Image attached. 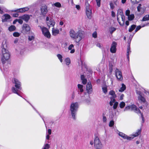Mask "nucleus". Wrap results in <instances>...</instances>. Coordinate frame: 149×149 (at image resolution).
<instances>
[{
    "label": "nucleus",
    "mask_w": 149,
    "mask_h": 149,
    "mask_svg": "<svg viewBox=\"0 0 149 149\" xmlns=\"http://www.w3.org/2000/svg\"><path fill=\"white\" fill-rule=\"evenodd\" d=\"M6 41H3L2 44V48L1 54V60L3 64H4L6 61L9 58L10 56L9 51L4 48V45L6 46Z\"/></svg>",
    "instance_id": "1"
},
{
    "label": "nucleus",
    "mask_w": 149,
    "mask_h": 149,
    "mask_svg": "<svg viewBox=\"0 0 149 149\" xmlns=\"http://www.w3.org/2000/svg\"><path fill=\"white\" fill-rule=\"evenodd\" d=\"M70 37L75 40L77 42H79L82 38L83 33L82 31H79L77 33L72 29H71L69 31Z\"/></svg>",
    "instance_id": "2"
},
{
    "label": "nucleus",
    "mask_w": 149,
    "mask_h": 149,
    "mask_svg": "<svg viewBox=\"0 0 149 149\" xmlns=\"http://www.w3.org/2000/svg\"><path fill=\"white\" fill-rule=\"evenodd\" d=\"M79 108V104L77 102H72L70 106L69 113L74 120L76 119L77 112Z\"/></svg>",
    "instance_id": "3"
},
{
    "label": "nucleus",
    "mask_w": 149,
    "mask_h": 149,
    "mask_svg": "<svg viewBox=\"0 0 149 149\" xmlns=\"http://www.w3.org/2000/svg\"><path fill=\"white\" fill-rule=\"evenodd\" d=\"M13 82L15 84V86L16 88L13 87L12 88V91L13 93L17 94L20 96L18 93V91L19 90H21L22 89L21 83L17 79L15 78L13 79Z\"/></svg>",
    "instance_id": "4"
},
{
    "label": "nucleus",
    "mask_w": 149,
    "mask_h": 149,
    "mask_svg": "<svg viewBox=\"0 0 149 149\" xmlns=\"http://www.w3.org/2000/svg\"><path fill=\"white\" fill-rule=\"evenodd\" d=\"M129 110L133 111L134 112L137 113H140L142 120V123L144 122V118L143 114L141 113L139 109L136 107L135 105L132 104L126 107L124 109V111H126Z\"/></svg>",
    "instance_id": "5"
},
{
    "label": "nucleus",
    "mask_w": 149,
    "mask_h": 149,
    "mask_svg": "<svg viewBox=\"0 0 149 149\" xmlns=\"http://www.w3.org/2000/svg\"><path fill=\"white\" fill-rule=\"evenodd\" d=\"M141 132V129H138L137 130V131L134 134H133L132 135V136H133V137H132V136H128L126 135L121 132H119L118 135L120 136H121L124 139H127L128 140H131L133 139L134 137L138 136V135H139L140 134Z\"/></svg>",
    "instance_id": "6"
},
{
    "label": "nucleus",
    "mask_w": 149,
    "mask_h": 149,
    "mask_svg": "<svg viewBox=\"0 0 149 149\" xmlns=\"http://www.w3.org/2000/svg\"><path fill=\"white\" fill-rule=\"evenodd\" d=\"M86 8V13L87 17L89 19H91L92 18V7L90 6L88 3L86 2L85 4Z\"/></svg>",
    "instance_id": "7"
},
{
    "label": "nucleus",
    "mask_w": 149,
    "mask_h": 149,
    "mask_svg": "<svg viewBox=\"0 0 149 149\" xmlns=\"http://www.w3.org/2000/svg\"><path fill=\"white\" fill-rule=\"evenodd\" d=\"M120 17L121 18L122 21H123V24L125 20V16L123 15L122 10L121 9H118L117 10V19L119 24L122 26L123 24H121L120 20L119 19Z\"/></svg>",
    "instance_id": "8"
},
{
    "label": "nucleus",
    "mask_w": 149,
    "mask_h": 149,
    "mask_svg": "<svg viewBox=\"0 0 149 149\" xmlns=\"http://www.w3.org/2000/svg\"><path fill=\"white\" fill-rule=\"evenodd\" d=\"M94 146L96 149H102L103 145L98 137L96 136L94 140Z\"/></svg>",
    "instance_id": "9"
},
{
    "label": "nucleus",
    "mask_w": 149,
    "mask_h": 149,
    "mask_svg": "<svg viewBox=\"0 0 149 149\" xmlns=\"http://www.w3.org/2000/svg\"><path fill=\"white\" fill-rule=\"evenodd\" d=\"M41 29L43 34L48 38H50L51 36L50 34L47 29L44 26H39Z\"/></svg>",
    "instance_id": "10"
},
{
    "label": "nucleus",
    "mask_w": 149,
    "mask_h": 149,
    "mask_svg": "<svg viewBox=\"0 0 149 149\" xmlns=\"http://www.w3.org/2000/svg\"><path fill=\"white\" fill-rule=\"evenodd\" d=\"M40 15L45 17L48 12L47 7L45 5L42 6L40 8Z\"/></svg>",
    "instance_id": "11"
},
{
    "label": "nucleus",
    "mask_w": 149,
    "mask_h": 149,
    "mask_svg": "<svg viewBox=\"0 0 149 149\" xmlns=\"http://www.w3.org/2000/svg\"><path fill=\"white\" fill-rule=\"evenodd\" d=\"M116 76L117 79L119 81H121L123 79L121 72L118 69L115 70Z\"/></svg>",
    "instance_id": "12"
},
{
    "label": "nucleus",
    "mask_w": 149,
    "mask_h": 149,
    "mask_svg": "<svg viewBox=\"0 0 149 149\" xmlns=\"http://www.w3.org/2000/svg\"><path fill=\"white\" fill-rule=\"evenodd\" d=\"M30 27L27 24H24L22 27V32L24 34H26L27 32L30 31Z\"/></svg>",
    "instance_id": "13"
},
{
    "label": "nucleus",
    "mask_w": 149,
    "mask_h": 149,
    "mask_svg": "<svg viewBox=\"0 0 149 149\" xmlns=\"http://www.w3.org/2000/svg\"><path fill=\"white\" fill-rule=\"evenodd\" d=\"M136 93L138 95V100L143 103L145 102V99L142 96V93L141 91H137Z\"/></svg>",
    "instance_id": "14"
},
{
    "label": "nucleus",
    "mask_w": 149,
    "mask_h": 149,
    "mask_svg": "<svg viewBox=\"0 0 149 149\" xmlns=\"http://www.w3.org/2000/svg\"><path fill=\"white\" fill-rule=\"evenodd\" d=\"M117 44L115 42H113L111 45L110 49V52L112 53H115L116 51V46Z\"/></svg>",
    "instance_id": "15"
},
{
    "label": "nucleus",
    "mask_w": 149,
    "mask_h": 149,
    "mask_svg": "<svg viewBox=\"0 0 149 149\" xmlns=\"http://www.w3.org/2000/svg\"><path fill=\"white\" fill-rule=\"evenodd\" d=\"M86 89L87 93L89 94L91 93L92 91V88L91 82H88L86 85Z\"/></svg>",
    "instance_id": "16"
},
{
    "label": "nucleus",
    "mask_w": 149,
    "mask_h": 149,
    "mask_svg": "<svg viewBox=\"0 0 149 149\" xmlns=\"http://www.w3.org/2000/svg\"><path fill=\"white\" fill-rule=\"evenodd\" d=\"M10 15L7 14L3 15L2 17V21L3 22L7 21L10 18Z\"/></svg>",
    "instance_id": "17"
},
{
    "label": "nucleus",
    "mask_w": 149,
    "mask_h": 149,
    "mask_svg": "<svg viewBox=\"0 0 149 149\" xmlns=\"http://www.w3.org/2000/svg\"><path fill=\"white\" fill-rule=\"evenodd\" d=\"M19 18L26 22H28L30 19V16L28 15L25 14L19 17Z\"/></svg>",
    "instance_id": "18"
},
{
    "label": "nucleus",
    "mask_w": 149,
    "mask_h": 149,
    "mask_svg": "<svg viewBox=\"0 0 149 149\" xmlns=\"http://www.w3.org/2000/svg\"><path fill=\"white\" fill-rule=\"evenodd\" d=\"M47 26L49 27H53L55 24V22L53 19H50L48 22H47Z\"/></svg>",
    "instance_id": "19"
},
{
    "label": "nucleus",
    "mask_w": 149,
    "mask_h": 149,
    "mask_svg": "<svg viewBox=\"0 0 149 149\" xmlns=\"http://www.w3.org/2000/svg\"><path fill=\"white\" fill-rule=\"evenodd\" d=\"M35 35L33 33L31 32L30 35L28 36V40L30 41L34 40L35 39Z\"/></svg>",
    "instance_id": "20"
},
{
    "label": "nucleus",
    "mask_w": 149,
    "mask_h": 149,
    "mask_svg": "<svg viewBox=\"0 0 149 149\" xmlns=\"http://www.w3.org/2000/svg\"><path fill=\"white\" fill-rule=\"evenodd\" d=\"M59 33V30L58 29H55L53 28L52 29V35L54 36H56Z\"/></svg>",
    "instance_id": "21"
},
{
    "label": "nucleus",
    "mask_w": 149,
    "mask_h": 149,
    "mask_svg": "<svg viewBox=\"0 0 149 149\" xmlns=\"http://www.w3.org/2000/svg\"><path fill=\"white\" fill-rule=\"evenodd\" d=\"M7 9L3 6H0V14H3L4 13V11L7 12Z\"/></svg>",
    "instance_id": "22"
},
{
    "label": "nucleus",
    "mask_w": 149,
    "mask_h": 149,
    "mask_svg": "<svg viewBox=\"0 0 149 149\" xmlns=\"http://www.w3.org/2000/svg\"><path fill=\"white\" fill-rule=\"evenodd\" d=\"M81 80L82 81V83L84 84H86L87 83V79L86 78H85L84 75H81Z\"/></svg>",
    "instance_id": "23"
},
{
    "label": "nucleus",
    "mask_w": 149,
    "mask_h": 149,
    "mask_svg": "<svg viewBox=\"0 0 149 149\" xmlns=\"http://www.w3.org/2000/svg\"><path fill=\"white\" fill-rule=\"evenodd\" d=\"M74 47V46L73 44L70 45L68 47V49L70 50H71L70 52L71 53H73L75 52L74 49H72Z\"/></svg>",
    "instance_id": "24"
},
{
    "label": "nucleus",
    "mask_w": 149,
    "mask_h": 149,
    "mask_svg": "<svg viewBox=\"0 0 149 149\" xmlns=\"http://www.w3.org/2000/svg\"><path fill=\"white\" fill-rule=\"evenodd\" d=\"M109 94L111 96V97L116 98V95L115 94V92L113 91H111L109 92Z\"/></svg>",
    "instance_id": "25"
},
{
    "label": "nucleus",
    "mask_w": 149,
    "mask_h": 149,
    "mask_svg": "<svg viewBox=\"0 0 149 149\" xmlns=\"http://www.w3.org/2000/svg\"><path fill=\"white\" fill-rule=\"evenodd\" d=\"M111 100L109 102V104L111 106H112L113 105V103H115L116 102V98H114L112 97H110Z\"/></svg>",
    "instance_id": "26"
},
{
    "label": "nucleus",
    "mask_w": 149,
    "mask_h": 149,
    "mask_svg": "<svg viewBox=\"0 0 149 149\" xmlns=\"http://www.w3.org/2000/svg\"><path fill=\"white\" fill-rule=\"evenodd\" d=\"M136 27V25L134 24L132 25L130 27L128 31L130 32H132Z\"/></svg>",
    "instance_id": "27"
},
{
    "label": "nucleus",
    "mask_w": 149,
    "mask_h": 149,
    "mask_svg": "<svg viewBox=\"0 0 149 149\" xmlns=\"http://www.w3.org/2000/svg\"><path fill=\"white\" fill-rule=\"evenodd\" d=\"M126 89L125 86L123 84H122V87L119 89V92H122L123 91Z\"/></svg>",
    "instance_id": "28"
},
{
    "label": "nucleus",
    "mask_w": 149,
    "mask_h": 149,
    "mask_svg": "<svg viewBox=\"0 0 149 149\" xmlns=\"http://www.w3.org/2000/svg\"><path fill=\"white\" fill-rule=\"evenodd\" d=\"M13 11L17 13H23L24 12L23 8H19L16 10H13Z\"/></svg>",
    "instance_id": "29"
},
{
    "label": "nucleus",
    "mask_w": 149,
    "mask_h": 149,
    "mask_svg": "<svg viewBox=\"0 0 149 149\" xmlns=\"http://www.w3.org/2000/svg\"><path fill=\"white\" fill-rule=\"evenodd\" d=\"M149 20V14L145 15L143 18L142 21H144Z\"/></svg>",
    "instance_id": "30"
},
{
    "label": "nucleus",
    "mask_w": 149,
    "mask_h": 149,
    "mask_svg": "<svg viewBox=\"0 0 149 149\" xmlns=\"http://www.w3.org/2000/svg\"><path fill=\"white\" fill-rule=\"evenodd\" d=\"M16 29V27L13 25H11L8 28V30L10 31H15Z\"/></svg>",
    "instance_id": "31"
},
{
    "label": "nucleus",
    "mask_w": 149,
    "mask_h": 149,
    "mask_svg": "<svg viewBox=\"0 0 149 149\" xmlns=\"http://www.w3.org/2000/svg\"><path fill=\"white\" fill-rule=\"evenodd\" d=\"M131 52L130 50V46L129 45L127 47V57L128 60H129V53Z\"/></svg>",
    "instance_id": "32"
},
{
    "label": "nucleus",
    "mask_w": 149,
    "mask_h": 149,
    "mask_svg": "<svg viewBox=\"0 0 149 149\" xmlns=\"http://www.w3.org/2000/svg\"><path fill=\"white\" fill-rule=\"evenodd\" d=\"M127 16L128 20L130 21L132 20L134 17V15L133 14Z\"/></svg>",
    "instance_id": "33"
},
{
    "label": "nucleus",
    "mask_w": 149,
    "mask_h": 149,
    "mask_svg": "<svg viewBox=\"0 0 149 149\" xmlns=\"http://www.w3.org/2000/svg\"><path fill=\"white\" fill-rule=\"evenodd\" d=\"M50 147V145L49 144L46 143L44 145L42 149H49Z\"/></svg>",
    "instance_id": "34"
},
{
    "label": "nucleus",
    "mask_w": 149,
    "mask_h": 149,
    "mask_svg": "<svg viewBox=\"0 0 149 149\" xmlns=\"http://www.w3.org/2000/svg\"><path fill=\"white\" fill-rule=\"evenodd\" d=\"M116 30V29L115 28L113 27H111L109 28V31L110 33L112 34L113 32L115 31Z\"/></svg>",
    "instance_id": "35"
},
{
    "label": "nucleus",
    "mask_w": 149,
    "mask_h": 149,
    "mask_svg": "<svg viewBox=\"0 0 149 149\" xmlns=\"http://www.w3.org/2000/svg\"><path fill=\"white\" fill-rule=\"evenodd\" d=\"M83 86L80 84H78V87L80 91L81 92H82L83 91Z\"/></svg>",
    "instance_id": "36"
},
{
    "label": "nucleus",
    "mask_w": 149,
    "mask_h": 149,
    "mask_svg": "<svg viewBox=\"0 0 149 149\" xmlns=\"http://www.w3.org/2000/svg\"><path fill=\"white\" fill-rule=\"evenodd\" d=\"M125 105V103L123 102H122L119 104V106L120 108H123Z\"/></svg>",
    "instance_id": "37"
},
{
    "label": "nucleus",
    "mask_w": 149,
    "mask_h": 149,
    "mask_svg": "<svg viewBox=\"0 0 149 149\" xmlns=\"http://www.w3.org/2000/svg\"><path fill=\"white\" fill-rule=\"evenodd\" d=\"M65 61L67 65H68L70 63V61L69 58H67L65 59Z\"/></svg>",
    "instance_id": "38"
},
{
    "label": "nucleus",
    "mask_w": 149,
    "mask_h": 149,
    "mask_svg": "<svg viewBox=\"0 0 149 149\" xmlns=\"http://www.w3.org/2000/svg\"><path fill=\"white\" fill-rule=\"evenodd\" d=\"M57 57H58V59L61 62H63L62 60V56L60 54H58L57 55Z\"/></svg>",
    "instance_id": "39"
},
{
    "label": "nucleus",
    "mask_w": 149,
    "mask_h": 149,
    "mask_svg": "<svg viewBox=\"0 0 149 149\" xmlns=\"http://www.w3.org/2000/svg\"><path fill=\"white\" fill-rule=\"evenodd\" d=\"M142 0H131V2L134 4L139 3Z\"/></svg>",
    "instance_id": "40"
},
{
    "label": "nucleus",
    "mask_w": 149,
    "mask_h": 149,
    "mask_svg": "<svg viewBox=\"0 0 149 149\" xmlns=\"http://www.w3.org/2000/svg\"><path fill=\"white\" fill-rule=\"evenodd\" d=\"M54 6L56 7L60 8L61 7V4L58 2L55 3L54 4Z\"/></svg>",
    "instance_id": "41"
},
{
    "label": "nucleus",
    "mask_w": 149,
    "mask_h": 149,
    "mask_svg": "<svg viewBox=\"0 0 149 149\" xmlns=\"http://www.w3.org/2000/svg\"><path fill=\"white\" fill-rule=\"evenodd\" d=\"M118 104V102H116L114 103L113 106L114 109H116L117 108Z\"/></svg>",
    "instance_id": "42"
},
{
    "label": "nucleus",
    "mask_w": 149,
    "mask_h": 149,
    "mask_svg": "<svg viewBox=\"0 0 149 149\" xmlns=\"http://www.w3.org/2000/svg\"><path fill=\"white\" fill-rule=\"evenodd\" d=\"M141 4H139L137 7V10L138 12H143L142 11V8L141 7Z\"/></svg>",
    "instance_id": "43"
},
{
    "label": "nucleus",
    "mask_w": 149,
    "mask_h": 149,
    "mask_svg": "<svg viewBox=\"0 0 149 149\" xmlns=\"http://www.w3.org/2000/svg\"><path fill=\"white\" fill-rule=\"evenodd\" d=\"M102 89L103 92L106 94L107 91V87L106 86L103 87H102Z\"/></svg>",
    "instance_id": "44"
},
{
    "label": "nucleus",
    "mask_w": 149,
    "mask_h": 149,
    "mask_svg": "<svg viewBox=\"0 0 149 149\" xmlns=\"http://www.w3.org/2000/svg\"><path fill=\"white\" fill-rule=\"evenodd\" d=\"M13 36L15 37H18L20 36L19 33L17 32H15L13 33Z\"/></svg>",
    "instance_id": "45"
},
{
    "label": "nucleus",
    "mask_w": 149,
    "mask_h": 149,
    "mask_svg": "<svg viewBox=\"0 0 149 149\" xmlns=\"http://www.w3.org/2000/svg\"><path fill=\"white\" fill-rule=\"evenodd\" d=\"M112 66H113L112 65H111L110 64L109 65V72L110 73V74L113 71Z\"/></svg>",
    "instance_id": "46"
},
{
    "label": "nucleus",
    "mask_w": 149,
    "mask_h": 149,
    "mask_svg": "<svg viewBox=\"0 0 149 149\" xmlns=\"http://www.w3.org/2000/svg\"><path fill=\"white\" fill-rule=\"evenodd\" d=\"M109 5L111 9L112 10L113 9L114 7L113 3L111 2L110 3Z\"/></svg>",
    "instance_id": "47"
},
{
    "label": "nucleus",
    "mask_w": 149,
    "mask_h": 149,
    "mask_svg": "<svg viewBox=\"0 0 149 149\" xmlns=\"http://www.w3.org/2000/svg\"><path fill=\"white\" fill-rule=\"evenodd\" d=\"M114 124V122L113 120H111L110 122L109 126L110 127H112Z\"/></svg>",
    "instance_id": "48"
},
{
    "label": "nucleus",
    "mask_w": 149,
    "mask_h": 149,
    "mask_svg": "<svg viewBox=\"0 0 149 149\" xmlns=\"http://www.w3.org/2000/svg\"><path fill=\"white\" fill-rule=\"evenodd\" d=\"M141 28V27L140 26H137V27L136 28L135 31V33H136Z\"/></svg>",
    "instance_id": "49"
},
{
    "label": "nucleus",
    "mask_w": 149,
    "mask_h": 149,
    "mask_svg": "<svg viewBox=\"0 0 149 149\" xmlns=\"http://www.w3.org/2000/svg\"><path fill=\"white\" fill-rule=\"evenodd\" d=\"M97 5L98 7H100V1L101 0H95Z\"/></svg>",
    "instance_id": "50"
},
{
    "label": "nucleus",
    "mask_w": 149,
    "mask_h": 149,
    "mask_svg": "<svg viewBox=\"0 0 149 149\" xmlns=\"http://www.w3.org/2000/svg\"><path fill=\"white\" fill-rule=\"evenodd\" d=\"M114 4L116 6H117L119 4V2L117 0H114L113 1Z\"/></svg>",
    "instance_id": "51"
},
{
    "label": "nucleus",
    "mask_w": 149,
    "mask_h": 149,
    "mask_svg": "<svg viewBox=\"0 0 149 149\" xmlns=\"http://www.w3.org/2000/svg\"><path fill=\"white\" fill-rule=\"evenodd\" d=\"M97 32L96 31L94 32L92 34L93 37L95 38H96L97 37Z\"/></svg>",
    "instance_id": "52"
},
{
    "label": "nucleus",
    "mask_w": 149,
    "mask_h": 149,
    "mask_svg": "<svg viewBox=\"0 0 149 149\" xmlns=\"http://www.w3.org/2000/svg\"><path fill=\"white\" fill-rule=\"evenodd\" d=\"M130 10H127L125 11V15L126 16H128L130 14Z\"/></svg>",
    "instance_id": "53"
},
{
    "label": "nucleus",
    "mask_w": 149,
    "mask_h": 149,
    "mask_svg": "<svg viewBox=\"0 0 149 149\" xmlns=\"http://www.w3.org/2000/svg\"><path fill=\"white\" fill-rule=\"evenodd\" d=\"M17 22L20 24H22L23 22L22 20L21 19H17Z\"/></svg>",
    "instance_id": "54"
},
{
    "label": "nucleus",
    "mask_w": 149,
    "mask_h": 149,
    "mask_svg": "<svg viewBox=\"0 0 149 149\" xmlns=\"http://www.w3.org/2000/svg\"><path fill=\"white\" fill-rule=\"evenodd\" d=\"M24 12L28 11L29 9V8L28 7H26L23 8Z\"/></svg>",
    "instance_id": "55"
},
{
    "label": "nucleus",
    "mask_w": 149,
    "mask_h": 149,
    "mask_svg": "<svg viewBox=\"0 0 149 149\" xmlns=\"http://www.w3.org/2000/svg\"><path fill=\"white\" fill-rule=\"evenodd\" d=\"M102 120L104 122H106L107 118L105 116H103Z\"/></svg>",
    "instance_id": "56"
},
{
    "label": "nucleus",
    "mask_w": 149,
    "mask_h": 149,
    "mask_svg": "<svg viewBox=\"0 0 149 149\" xmlns=\"http://www.w3.org/2000/svg\"><path fill=\"white\" fill-rule=\"evenodd\" d=\"M19 15L18 13H13V16L14 17H18Z\"/></svg>",
    "instance_id": "57"
},
{
    "label": "nucleus",
    "mask_w": 149,
    "mask_h": 149,
    "mask_svg": "<svg viewBox=\"0 0 149 149\" xmlns=\"http://www.w3.org/2000/svg\"><path fill=\"white\" fill-rule=\"evenodd\" d=\"M148 25H149V23H146V24H142V26L141 27H143L145 26H148Z\"/></svg>",
    "instance_id": "58"
},
{
    "label": "nucleus",
    "mask_w": 149,
    "mask_h": 149,
    "mask_svg": "<svg viewBox=\"0 0 149 149\" xmlns=\"http://www.w3.org/2000/svg\"><path fill=\"white\" fill-rule=\"evenodd\" d=\"M111 15L113 17H115L116 16L115 13L113 11L111 12Z\"/></svg>",
    "instance_id": "59"
},
{
    "label": "nucleus",
    "mask_w": 149,
    "mask_h": 149,
    "mask_svg": "<svg viewBox=\"0 0 149 149\" xmlns=\"http://www.w3.org/2000/svg\"><path fill=\"white\" fill-rule=\"evenodd\" d=\"M48 133L49 135H50L51 134L52 132H51V130L50 129H48Z\"/></svg>",
    "instance_id": "60"
},
{
    "label": "nucleus",
    "mask_w": 149,
    "mask_h": 149,
    "mask_svg": "<svg viewBox=\"0 0 149 149\" xmlns=\"http://www.w3.org/2000/svg\"><path fill=\"white\" fill-rule=\"evenodd\" d=\"M124 97V95L123 94H122L120 97V100H123Z\"/></svg>",
    "instance_id": "61"
},
{
    "label": "nucleus",
    "mask_w": 149,
    "mask_h": 149,
    "mask_svg": "<svg viewBox=\"0 0 149 149\" xmlns=\"http://www.w3.org/2000/svg\"><path fill=\"white\" fill-rule=\"evenodd\" d=\"M94 143V142L93 141H90V144H91V145H93V144Z\"/></svg>",
    "instance_id": "62"
},
{
    "label": "nucleus",
    "mask_w": 149,
    "mask_h": 149,
    "mask_svg": "<svg viewBox=\"0 0 149 149\" xmlns=\"http://www.w3.org/2000/svg\"><path fill=\"white\" fill-rule=\"evenodd\" d=\"M49 134H47L46 136V139H47L48 140L49 139V137H50V136H49Z\"/></svg>",
    "instance_id": "63"
},
{
    "label": "nucleus",
    "mask_w": 149,
    "mask_h": 149,
    "mask_svg": "<svg viewBox=\"0 0 149 149\" xmlns=\"http://www.w3.org/2000/svg\"><path fill=\"white\" fill-rule=\"evenodd\" d=\"M125 24L127 26H128L129 24V22L128 21H126Z\"/></svg>",
    "instance_id": "64"
}]
</instances>
